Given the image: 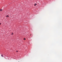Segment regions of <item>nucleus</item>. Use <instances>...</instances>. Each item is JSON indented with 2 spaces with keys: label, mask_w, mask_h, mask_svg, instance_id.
Wrapping results in <instances>:
<instances>
[{
  "label": "nucleus",
  "mask_w": 62,
  "mask_h": 62,
  "mask_svg": "<svg viewBox=\"0 0 62 62\" xmlns=\"http://www.w3.org/2000/svg\"><path fill=\"white\" fill-rule=\"evenodd\" d=\"M6 17H9V16L8 15Z\"/></svg>",
  "instance_id": "1"
},
{
  "label": "nucleus",
  "mask_w": 62,
  "mask_h": 62,
  "mask_svg": "<svg viewBox=\"0 0 62 62\" xmlns=\"http://www.w3.org/2000/svg\"><path fill=\"white\" fill-rule=\"evenodd\" d=\"M37 4L36 3H35L34 4V6H36L37 5Z\"/></svg>",
  "instance_id": "2"
},
{
  "label": "nucleus",
  "mask_w": 62,
  "mask_h": 62,
  "mask_svg": "<svg viewBox=\"0 0 62 62\" xmlns=\"http://www.w3.org/2000/svg\"><path fill=\"white\" fill-rule=\"evenodd\" d=\"M2 9H0V11H2Z\"/></svg>",
  "instance_id": "3"
},
{
  "label": "nucleus",
  "mask_w": 62,
  "mask_h": 62,
  "mask_svg": "<svg viewBox=\"0 0 62 62\" xmlns=\"http://www.w3.org/2000/svg\"><path fill=\"white\" fill-rule=\"evenodd\" d=\"M11 35H13V33H12Z\"/></svg>",
  "instance_id": "4"
},
{
  "label": "nucleus",
  "mask_w": 62,
  "mask_h": 62,
  "mask_svg": "<svg viewBox=\"0 0 62 62\" xmlns=\"http://www.w3.org/2000/svg\"><path fill=\"white\" fill-rule=\"evenodd\" d=\"M1 56H2V57H4V56H3V55H1Z\"/></svg>",
  "instance_id": "5"
},
{
  "label": "nucleus",
  "mask_w": 62,
  "mask_h": 62,
  "mask_svg": "<svg viewBox=\"0 0 62 62\" xmlns=\"http://www.w3.org/2000/svg\"><path fill=\"white\" fill-rule=\"evenodd\" d=\"M24 40H25V38H24Z\"/></svg>",
  "instance_id": "6"
},
{
  "label": "nucleus",
  "mask_w": 62,
  "mask_h": 62,
  "mask_svg": "<svg viewBox=\"0 0 62 62\" xmlns=\"http://www.w3.org/2000/svg\"><path fill=\"white\" fill-rule=\"evenodd\" d=\"M1 23H0V25H1Z\"/></svg>",
  "instance_id": "7"
},
{
  "label": "nucleus",
  "mask_w": 62,
  "mask_h": 62,
  "mask_svg": "<svg viewBox=\"0 0 62 62\" xmlns=\"http://www.w3.org/2000/svg\"><path fill=\"white\" fill-rule=\"evenodd\" d=\"M16 52H18V51H17Z\"/></svg>",
  "instance_id": "8"
}]
</instances>
